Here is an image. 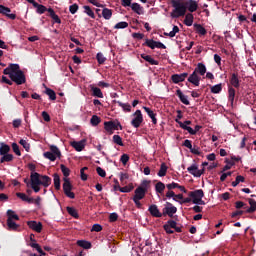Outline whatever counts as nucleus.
Listing matches in <instances>:
<instances>
[{
    "label": "nucleus",
    "instance_id": "obj_4",
    "mask_svg": "<svg viewBox=\"0 0 256 256\" xmlns=\"http://www.w3.org/2000/svg\"><path fill=\"white\" fill-rule=\"evenodd\" d=\"M53 180L47 175H41L38 172L30 173V185H39L47 188L51 185Z\"/></svg>",
    "mask_w": 256,
    "mask_h": 256
},
{
    "label": "nucleus",
    "instance_id": "obj_19",
    "mask_svg": "<svg viewBox=\"0 0 256 256\" xmlns=\"http://www.w3.org/2000/svg\"><path fill=\"white\" fill-rule=\"evenodd\" d=\"M87 140L83 139L81 141H73L71 142V147H73L74 150L81 152L83 149H85V143Z\"/></svg>",
    "mask_w": 256,
    "mask_h": 256
},
{
    "label": "nucleus",
    "instance_id": "obj_6",
    "mask_svg": "<svg viewBox=\"0 0 256 256\" xmlns=\"http://www.w3.org/2000/svg\"><path fill=\"white\" fill-rule=\"evenodd\" d=\"M104 130L109 133V135L114 134V131L122 130L121 123L119 121H105L104 122Z\"/></svg>",
    "mask_w": 256,
    "mask_h": 256
},
{
    "label": "nucleus",
    "instance_id": "obj_42",
    "mask_svg": "<svg viewBox=\"0 0 256 256\" xmlns=\"http://www.w3.org/2000/svg\"><path fill=\"white\" fill-rule=\"evenodd\" d=\"M165 187H167L163 182H157L155 185V191L158 194H163V191H165Z\"/></svg>",
    "mask_w": 256,
    "mask_h": 256
},
{
    "label": "nucleus",
    "instance_id": "obj_56",
    "mask_svg": "<svg viewBox=\"0 0 256 256\" xmlns=\"http://www.w3.org/2000/svg\"><path fill=\"white\" fill-rule=\"evenodd\" d=\"M11 150H13V153H15L17 156H22L17 143L13 142V144H11Z\"/></svg>",
    "mask_w": 256,
    "mask_h": 256
},
{
    "label": "nucleus",
    "instance_id": "obj_46",
    "mask_svg": "<svg viewBox=\"0 0 256 256\" xmlns=\"http://www.w3.org/2000/svg\"><path fill=\"white\" fill-rule=\"evenodd\" d=\"M45 93L47 96H49V100H51V101L56 100V92H54L53 89L46 88Z\"/></svg>",
    "mask_w": 256,
    "mask_h": 256
},
{
    "label": "nucleus",
    "instance_id": "obj_17",
    "mask_svg": "<svg viewBox=\"0 0 256 256\" xmlns=\"http://www.w3.org/2000/svg\"><path fill=\"white\" fill-rule=\"evenodd\" d=\"M12 10L6 6L0 5V14L5 15L7 18L11 20H15L17 18V15L15 14H9Z\"/></svg>",
    "mask_w": 256,
    "mask_h": 256
},
{
    "label": "nucleus",
    "instance_id": "obj_43",
    "mask_svg": "<svg viewBox=\"0 0 256 256\" xmlns=\"http://www.w3.org/2000/svg\"><path fill=\"white\" fill-rule=\"evenodd\" d=\"M3 157L0 158V163H10L13 161V155L12 154H5V155H1Z\"/></svg>",
    "mask_w": 256,
    "mask_h": 256
},
{
    "label": "nucleus",
    "instance_id": "obj_36",
    "mask_svg": "<svg viewBox=\"0 0 256 256\" xmlns=\"http://www.w3.org/2000/svg\"><path fill=\"white\" fill-rule=\"evenodd\" d=\"M185 19H184V25L187 27H191L192 23L194 22V16L189 13V14H185Z\"/></svg>",
    "mask_w": 256,
    "mask_h": 256
},
{
    "label": "nucleus",
    "instance_id": "obj_18",
    "mask_svg": "<svg viewBox=\"0 0 256 256\" xmlns=\"http://www.w3.org/2000/svg\"><path fill=\"white\" fill-rule=\"evenodd\" d=\"M185 7L188 9L190 13H194L197 11V2L194 0H184Z\"/></svg>",
    "mask_w": 256,
    "mask_h": 256
},
{
    "label": "nucleus",
    "instance_id": "obj_53",
    "mask_svg": "<svg viewBox=\"0 0 256 256\" xmlns=\"http://www.w3.org/2000/svg\"><path fill=\"white\" fill-rule=\"evenodd\" d=\"M30 247L34 248L35 250H37V252H39L40 255H46V253H44V251L42 250L41 246L37 243H30Z\"/></svg>",
    "mask_w": 256,
    "mask_h": 256
},
{
    "label": "nucleus",
    "instance_id": "obj_20",
    "mask_svg": "<svg viewBox=\"0 0 256 256\" xmlns=\"http://www.w3.org/2000/svg\"><path fill=\"white\" fill-rule=\"evenodd\" d=\"M28 228L34 230L37 233H41L42 231V224L41 222H36V221H28L27 222Z\"/></svg>",
    "mask_w": 256,
    "mask_h": 256
},
{
    "label": "nucleus",
    "instance_id": "obj_3",
    "mask_svg": "<svg viewBox=\"0 0 256 256\" xmlns=\"http://www.w3.org/2000/svg\"><path fill=\"white\" fill-rule=\"evenodd\" d=\"M60 169L64 175V179H63L64 195H66V197H68L69 199H75V193L71 192V190L73 189V186L70 183V179H68V177H70V168L66 167L65 164H61Z\"/></svg>",
    "mask_w": 256,
    "mask_h": 256
},
{
    "label": "nucleus",
    "instance_id": "obj_32",
    "mask_svg": "<svg viewBox=\"0 0 256 256\" xmlns=\"http://www.w3.org/2000/svg\"><path fill=\"white\" fill-rule=\"evenodd\" d=\"M141 59H143L144 61L150 63V65H158V61L153 59L150 55H146L145 53L141 54Z\"/></svg>",
    "mask_w": 256,
    "mask_h": 256
},
{
    "label": "nucleus",
    "instance_id": "obj_51",
    "mask_svg": "<svg viewBox=\"0 0 256 256\" xmlns=\"http://www.w3.org/2000/svg\"><path fill=\"white\" fill-rule=\"evenodd\" d=\"M133 189H134L133 184H129L128 186H124V187L119 188V191L121 193H131V191H133Z\"/></svg>",
    "mask_w": 256,
    "mask_h": 256
},
{
    "label": "nucleus",
    "instance_id": "obj_60",
    "mask_svg": "<svg viewBox=\"0 0 256 256\" xmlns=\"http://www.w3.org/2000/svg\"><path fill=\"white\" fill-rule=\"evenodd\" d=\"M128 26L127 22H119L114 26V29H126Z\"/></svg>",
    "mask_w": 256,
    "mask_h": 256
},
{
    "label": "nucleus",
    "instance_id": "obj_16",
    "mask_svg": "<svg viewBox=\"0 0 256 256\" xmlns=\"http://www.w3.org/2000/svg\"><path fill=\"white\" fill-rule=\"evenodd\" d=\"M187 172H189L190 175L199 178L203 175V172L201 170L197 169L196 164L190 165V167L187 168Z\"/></svg>",
    "mask_w": 256,
    "mask_h": 256
},
{
    "label": "nucleus",
    "instance_id": "obj_41",
    "mask_svg": "<svg viewBox=\"0 0 256 256\" xmlns=\"http://www.w3.org/2000/svg\"><path fill=\"white\" fill-rule=\"evenodd\" d=\"M167 170H169V167H167L165 163H162V165H160V170L157 174L158 177H165V175H167Z\"/></svg>",
    "mask_w": 256,
    "mask_h": 256
},
{
    "label": "nucleus",
    "instance_id": "obj_61",
    "mask_svg": "<svg viewBox=\"0 0 256 256\" xmlns=\"http://www.w3.org/2000/svg\"><path fill=\"white\" fill-rule=\"evenodd\" d=\"M119 177H120V180H121V183L122 184H126V180L127 179H129V175L127 174V173H123V172H121L120 174H119Z\"/></svg>",
    "mask_w": 256,
    "mask_h": 256
},
{
    "label": "nucleus",
    "instance_id": "obj_24",
    "mask_svg": "<svg viewBox=\"0 0 256 256\" xmlns=\"http://www.w3.org/2000/svg\"><path fill=\"white\" fill-rule=\"evenodd\" d=\"M248 205H250V207L245 206V213L253 214L256 211V201L254 199H248Z\"/></svg>",
    "mask_w": 256,
    "mask_h": 256
},
{
    "label": "nucleus",
    "instance_id": "obj_52",
    "mask_svg": "<svg viewBox=\"0 0 256 256\" xmlns=\"http://www.w3.org/2000/svg\"><path fill=\"white\" fill-rule=\"evenodd\" d=\"M51 151H47V153H52L55 154L56 156H58V158H61V151H59V148L56 146H51L50 147Z\"/></svg>",
    "mask_w": 256,
    "mask_h": 256
},
{
    "label": "nucleus",
    "instance_id": "obj_57",
    "mask_svg": "<svg viewBox=\"0 0 256 256\" xmlns=\"http://www.w3.org/2000/svg\"><path fill=\"white\" fill-rule=\"evenodd\" d=\"M166 187H167L168 191H172L174 189H179L183 186H180L179 184L172 182L171 184H167Z\"/></svg>",
    "mask_w": 256,
    "mask_h": 256
},
{
    "label": "nucleus",
    "instance_id": "obj_50",
    "mask_svg": "<svg viewBox=\"0 0 256 256\" xmlns=\"http://www.w3.org/2000/svg\"><path fill=\"white\" fill-rule=\"evenodd\" d=\"M83 9H85L84 13L88 15V17L95 19V14L93 13L92 8H90V6H83Z\"/></svg>",
    "mask_w": 256,
    "mask_h": 256
},
{
    "label": "nucleus",
    "instance_id": "obj_28",
    "mask_svg": "<svg viewBox=\"0 0 256 256\" xmlns=\"http://www.w3.org/2000/svg\"><path fill=\"white\" fill-rule=\"evenodd\" d=\"M6 217H8L6 219V221H18V220H20L18 215L15 214V211H13L12 209H9L8 211H6Z\"/></svg>",
    "mask_w": 256,
    "mask_h": 256
},
{
    "label": "nucleus",
    "instance_id": "obj_22",
    "mask_svg": "<svg viewBox=\"0 0 256 256\" xmlns=\"http://www.w3.org/2000/svg\"><path fill=\"white\" fill-rule=\"evenodd\" d=\"M144 112H146V114L148 115V117H150L151 122L153 123V125H157V114L154 113L149 107L144 106L143 107Z\"/></svg>",
    "mask_w": 256,
    "mask_h": 256
},
{
    "label": "nucleus",
    "instance_id": "obj_37",
    "mask_svg": "<svg viewBox=\"0 0 256 256\" xmlns=\"http://www.w3.org/2000/svg\"><path fill=\"white\" fill-rule=\"evenodd\" d=\"M49 17L54 20V23L61 24V19L58 15H56V12H54L53 8H49Z\"/></svg>",
    "mask_w": 256,
    "mask_h": 256
},
{
    "label": "nucleus",
    "instance_id": "obj_39",
    "mask_svg": "<svg viewBox=\"0 0 256 256\" xmlns=\"http://www.w3.org/2000/svg\"><path fill=\"white\" fill-rule=\"evenodd\" d=\"M236 91L233 87H228V101L233 105V101L235 100Z\"/></svg>",
    "mask_w": 256,
    "mask_h": 256
},
{
    "label": "nucleus",
    "instance_id": "obj_62",
    "mask_svg": "<svg viewBox=\"0 0 256 256\" xmlns=\"http://www.w3.org/2000/svg\"><path fill=\"white\" fill-rule=\"evenodd\" d=\"M78 12V4H73L69 6V13L75 15Z\"/></svg>",
    "mask_w": 256,
    "mask_h": 256
},
{
    "label": "nucleus",
    "instance_id": "obj_25",
    "mask_svg": "<svg viewBox=\"0 0 256 256\" xmlns=\"http://www.w3.org/2000/svg\"><path fill=\"white\" fill-rule=\"evenodd\" d=\"M192 74L204 76L206 74V66L203 63H197L196 69Z\"/></svg>",
    "mask_w": 256,
    "mask_h": 256
},
{
    "label": "nucleus",
    "instance_id": "obj_2",
    "mask_svg": "<svg viewBox=\"0 0 256 256\" xmlns=\"http://www.w3.org/2000/svg\"><path fill=\"white\" fill-rule=\"evenodd\" d=\"M151 182L149 180H143L141 184L134 190V195H132V202L136 205V208L141 209L143 206L141 204V200L145 199L146 193H148V189H150Z\"/></svg>",
    "mask_w": 256,
    "mask_h": 256
},
{
    "label": "nucleus",
    "instance_id": "obj_8",
    "mask_svg": "<svg viewBox=\"0 0 256 256\" xmlns=\"http://www.w3.org/2000/svg\"><path fill=\"white\" fill-rule=\"evenodd\" d=\"M177 213V207H175L172 203L167 202V206L162 209V217L168 216L170 218L174 217V214Z\"/></svg>",
    "mask_w": 256,
    "mask_h": 256
},
{
    "label": "nucleus",
    "instance_id": "obj_63",
    "mask_svg": "<svg viewBox=\"0 0 256 256\" xmlns=\"http://www.w3.org/2000/svg\"><path fill=\"white\" fill-rule=\"evenodd\" d=\"M96 171H97L98 176L105 178L106 173H105L104 169H102L101 167H97Z\"/></svg>",
    "mask_w": 256,
    "mask_h": 256
},
{
    "label": "nucleus",
    "instance_id": "obj_55",
    "mask_svg": "<svg viewBox=\"0 0 256 256\" xmlns=\"http://www.w3.org/2000/svg\"><path fill=\"white\" fill-rule=\"evenodd\" d=\"M222 90L221 84H216L214 86H211V93L213 94H219Z\"/></svg>",
    "mask_w": 256,
    "mask_h": 256
},
{
    "label": "nucleus",
    "instance_id": "obj_54",
    "mask_svg": "<svg viewBox=\"0 0 256 256\" xmlns=\"http://www.w3.org/2000/svg\"><path fill=\"white\" fill-rule=\"evenodd\" d=\"M112 141L117 144V146H124V143H122V138L119 135H114L112 137Z\"/></svg>",
    "mask_w": 256,
    "mask_h": 256
},
{
    "label": "nucleus",
    "instance_id": "obj_59",
    "mask_svg": "<svg viewBox=\"0 0 256 256\" xmlns=\"http://www.w3.org/2000/svg\"><path fill=\"white\" fill-rule=\"evenodd\" d=\"M106 59L104 57V54L97 53V62L99 65H103L105 63Z\"/></svg>",
    "mask_w": 256,
    "mask_h": 256
},
{
    "label": "nucleus",
    "instance_id": "obj_26",
    "mask_svg": "<svg viewBox=\"0 0 256 256\" xmlns=\"http://www.w3.org/2000/svg\"><path fill=\"white\" fill-rule=\"evenodd\" d=\"M90 91L92 92L93 97H97L98 99H103L104 94L99 89V87H95L94 85H90Z\"/></svg>",
    "mask_w": 256,
    "mask_h": 256
},
{
    "label": "nucleus",
    "instance_id": "obj_44",
    "mask_svg": "<svg viewBox=\"0 0 256 256\" xmlns=\"http://www.w3.org/2000/svg\"><path fill=\"white\" fill-rule=\"evenodd\" d=\"M177 33H179V26H173L172 31L168 33H163V35H165L166 37L174 38Z\"/></svg>",
    "mask_w": 256,
    "mask_h": 256
},
{
    "label": "nucleus",
    "instance_id": "obj_15",
    "mask_svg": "<svg viewBox=\"0 0 256 256\" xmlns=\"http://www.w3.org/2000/svg\"><path fill=\"white\" fill-rule=\"evenodd\" d=\"M189 76L188 73H181V74H173L171 79L173 84H179L185 81V78Z\"/></svg>",
    "mask_w": 256,
    "mask_h": 256
},
{
    "label": "nucleus",
    "instance_id": "obj_5",
    "mask_svg": "<svg viewBox=\"0 0 256 256\" xmlns=\"http://www.w3.org/2000/svg\"><path fill=\"white\" fill-rule=\"evenodd\" d=\"M170 4H172L173 7V11L170 14L172 18L184 17L185 13L188 11L187 7H185L184 0H170Z\"/></svg>",
    "mask_w": 256,
    "mask_h": 256
},
{
    "label": "nucleus",
    "instance_id": "obj_30",
    "mask_svg": "<svg viewBox=\"0 0 256 256\" xmlns=\"http://www.w3.org/2000/svg\"><path fill=\"white\" fill-rule=\"evenodd\" d=\"M17 197L20 199V200H22V201H24V202H26V203H28V204H32L33 202H34V198H29V196H27V195H25L24 193H22V192H17Z\"/></svg>",
    "mask_w": 256,
    "mask_h": 256
},
{
    "label": "nucleus",
    "instance_id": "obj_23",
    "mask_svg": "<svg viewBox=\"0 0 256 256\" xmlns=\"http://www.w3.org/2000/svg\"><path fill=\"white\" fill-rule=\"evenodd\" d=\"M187 82L194 86H199V82H201V77L198 76L196 73L190 74V76L187 78Z\"/></svg>",
    "mask_w": 256,
    "mask_h": 256
},
{
    "label": "nucleus",
    "instance_id": "obj_58",
    "mask_svg": "<svg viewBox=\"0 0 256 256\" xmlns=\"http://www.w3.org/2000/svg\"><path fill=\"white\" fill-rule=\"evenodd\" d=\"M19 144L23 147V149H25V151L29 152V150H30L29 142L22 139V140L19 141Z\"/></svg>",
    "mask_w": 256,
    "mask_h": 256
},
{
    "label": "nucleus",
    "instance_id": "obj_13",
    "mask_svg": "<svg viewBox=\"0 0 256 256\" xmlns=\"http://www.w3.org/2000/svg\"><path fill=\"white\" fill-rule=\"evenodd\" d=\"M176 227H179L176 221L168 220L167 224L163 225V230H165L167 234L172 235L174 234V230H172L171 228H176Z\"/></svg>",
    "mask_w": 256,
    "mask_h": 256
},
{
    "label": "nucleus",
    "instance_id": "obj_10",
    "mask_svg": "<svg viewBox=\"0 0 256 256\" xmlns=\"http://www.w3.org/2000/svg\"><path fill=\"white\" fill-rule=\"evenodd\" d=\"M176 122L178 124V127H180V129H184L192 136L196 135L197 132L201 129V126H199V125H196V127H194V129H192L189 126H185V124H183L182 121L176 120Z\"/></svg>",
    "mask_w": 256,
    "mask_h": 256
},
{
    "label": "nucleus",
    "instance_id": "obj_31",
    "mask_svg": "<svg viewBox=\"0 0 256 256\" xmlns=\"http://www.w3.org/2000/svg\"><path fill=\"white\" fill-rule=\"evenodd\" d=\"M10 150L11 148L9 145L3 142L0 143V156L9 155L8 153L10 152Z\"/></svg>",
    "mask_w": 256,
    "mask_h": 256
},
{
    "label": "nucleus",
    "instance_id": "obj_9",
    "mask_svg": "<svg viewBox=\"0 0 256 256\" xmlns=\"http://www.w3.org/2000/svg\"><path fill=\"white\" fill-rule=\"evenodd\" d=\"M132 116H134V118H132L131 126L138 129L141 123H143V114H141V110H136Z\"/></svg>",
    "mask_w": 256,
    "mask_h": 256
},
{
    "label": "nucleus",
    "instance_id": "obj_21",
    "mask_svg": "<svg viewBox=\"0 0 256 256\" xmlns=\"http://www.w3.org/2000/svg\"><path fill=\"white\" fill-rule=\"evenodd\" d=\"M189 197L192 198V200H203L204 192L201 189L190 191Z\"/></svg>",
    "mask_w": 256,
    "mask_h": 256
},
{
    "label": "nucleus",
    "instance_id": "obj_35",
    "mask_svg": "<svg viewBox=\"0 0 256 256\" xmlns=\"http://www.w3.org/2000/svg\"><path fill=\"white\" fill-rule=\"evenodd\" d=\"M194 29L196 31V34H199L201 36H205L207 34L206 29L201 24H194Z\"/></svg>",
    "mask_w": 256,
    "mask_h": 256
},
{
    "label": "nucleus",
    "instance_id": "obj_45",
    "mask_svg": "<svg viewBox=\"0 0 256 256\" xmlns=\"http://www.w3.org/2000/svg\"><path fill=\"white\" fill-rule=\"evenodd\" d=\"M117 105L124 110V112H131V105L128 103H122L120 101H116Z\"/></svg>",
    "mask_w": 256,
    "mask_h": 256
},
{
    "label": "nucleus",
    "instance_id": "obj_38",
    "mask_svg": "<svg viewBox=\"0 0 256 256\" xmlns=\"http://www.w3.org/2000/svg\"><path fill=\"white\" fill-rule=\"evenodd\" d=\"M52 177L54 178V188L59 191L61 189V180L59 178V174L54 173Z\"/></svg>",
    "mask_w": 256,
    "mask_h": 256
},
{
    "label": "nucleus",
    "instance_id": "obj_14",
    "mask_svg": "<svg viewBox=\"0 0 256 256\" xmlns=\"http://www.w3.org/2000/svg\"><path fill=\"white\" fill-rule=\"evenodd\" d=\"M148 212L150 213L151 217L154 218H162L163 217V212H160L158 209V206L155 204L150 205L148 208Z\"/></svg>",
    "mask_w": 256,
    "mask_h": 256
},
{
    "label": "nucleus",
    "instance_id": "obj_48",
    "mask_svg": "<svg viewBox=\"0 0 256 256\" xmlns=\"http://www.w3.org/2000/svg\"><path fill=\"white\" fill-rule=\"evenodd\" d=\"M44 158H46L49 161H56V158H58V155L53 154L52 152H44Z\"/></svg>",
    "mask_w": 256,
    "mask_h": 256
},
{
    "label": "nucleus",
    "instance_id": "obj_49",
    "mask_svg": "<svg viewBox=\"0 0 256 256\" xmlns=\"http://www.w3.org/2000/svg\"><path fill=\"white\" fill-rule=\"evenodd\" d=\"M66 211L68 212V214H69L71 217H73V218H75V219L78 218V212H76V209H75V208L68 206V207H66Z\"/></svg>",
    "mask_w": 256,
    "mask_h": 256
},
{
    "label": "nucleus",
    "instance_id": "obj_64",
    "mask_svg": "<svg viewBox=\"0 0 256 256\" xmlns=\"http://www.w3.org/2000/svg\"><path fill=\"white\" fill-rule=\"evenodd\" d=\"M118 218L119 216L117 215V213H112L109 216V222H116Z\"/></svg>",
    "mask_w": 256,
    "mask_h": 256
},
{
    "label": "nucleus",
    "instance_id": "obj_1",
    "mask_svg": "<svg viewBox=\"0 0 256 256\" xmlns=\"http://www.w3.org/2000/svg\"><path fill=\"white\" fill-rule=\"evenodd\" d=\"M3 75H8V78H10L11 82H15V84L18 86L27 82L25 74L20 69V65L18 64H8V67L3 70Z\"/></svg>",
    "mask_w": 256,
    "mask_h": 256
},
{
    "label": "nucleus",
    "instance_id": "obj_29",
    "mask_svg": "<svg viewBox=\"0 0 256 256\" xmlns=\"http://www.w3.org/2000/svg\"><path fill=\"white\" fill-rule=\"evenodd\" d=\"M104 17L105 20H110L112 18V10L110 8H104L102 14H98V18Z\"/></svg>",
    "mask_w": 256,
    "mask_h": 256
},
{
    "label": "nucleus",
    "instance_id": "obj_12",
    "mask_svg": "<svg viewBox=\"0 0 256 256\" xmlns=\"http://www.w3.org/2000/svg\"><path fill=\"white\" fill-rule=\"evenodd\" d=\"M238 70L236 68L233 69V73H231L230 76V85L231 87H234L235 89H238L240 87V80L238 79Z\"/></svg>",
    "mask_w": 256,
    "mask_h": 256
},
{
    "label": "nucleus",
    "instance_id": "obj_34",
    "mask_svg": "<svg viewBox=\"0 0 256 256\" xmlns=\"http://www.w3.org/2000/svg\"><path fill=\"white\" fill-rule=\"evenodd\" d=\"M76 245H78V247L83 248V249L92 248V243L88 242L87 240H78L76 242Z\"/></svg>",
    "mask_w": 256,
    "mask_h": 256
},
{
    "label": "nucleus",
    "instance_id": "obj_33",
    "mask_svg": "<svg viewBox=\"0 0 256 256\" xmlns=\"http://www.w3.org/2000/svg\"><path fill=\"white\" fill-rule=\"evenodd\" d=\"M129 7H131L134 13L138 15H143V7H141V5H139L138 3H132V5H130Z\"/></svg>",
    "mask_w": 256,
    "mask_h": 256
},
{
    "label": "nucleus",
    "instance_id": "obj_11",
    "mask_svg": "<svg viewBox=\"0 0 256 256\" xmlns=\"http://www.w3.org/2000/svg\"><path fill=\"white\" fill-rule=\"evenodd\" d=\"M28 2V4H32V6L37 9V14L43 15L44 13H49V8H46V6L41 5L37 2H35V0H25Z\"/></svg>",
    "mask_w": 256,
    "mask_h": 256
},
{
    "label": "nucleus",
    "instance_id": "obj_27",
    "mask_svg": "<svg viewBox=\"0 0 256 256\" xmlns=\"http://www.w3.org/2000/svg\"><path fill=\"white\" fill-rule=\"evenodd\" d=\"M176 95H177L178 99L180 100V102H182V104H184L185 106L190 105L189 100H187V96L184 95L180 89L177 90Z\"/></svg>",
    "mask_w": 256,
    "mask_h": 256
},
{
    "label": "nucleus",
    "instance_id": "obj_47",
    "mask_svg": "<svg viewBox=\"0 0 256 256\" xmlns=\"http://www.w3.org/2000/svg\"><path fill=\"white\" fill-rule=\"evenodd\" d=\"M100 122H101L100 117L97 115H93L92 118L90 119V124L93 127L99 126Z\"/></svg>",
    "mask_w": 256,
    "mask_h": 256
},
{
    "label": "nucleus",
    "instance_id": "obj_7",
    "mask_svg": "<svg viewBox=\"0 0 256 256\" xmlns=\"http://www.w3.org/2000/svg\"><path fill=\"white\" fill-rule=\"evenodd\" d=\"M143 46H146V47L150 48L151 50L167 48L162 42H158L153 39H146L143 43Z\"/></svg>",
    "mask_w": 256,
    "mask_h": 256
},
{
    "label": "nucleus",
    "instance_id": "obj_40",
    "mask_svg": "<svg viewBox=\"0 0 256 256\" xmlns=\"http://www.w3.org/2000/svg\"><path fill=\"white\" fill-rule=\"evenodd\" d=\"M6 226L8 227V231H17L20 225L13 221H6Z\"/></svg>",
    "mask_w": 256,
    "mask_h": 256
}]
</instances>
